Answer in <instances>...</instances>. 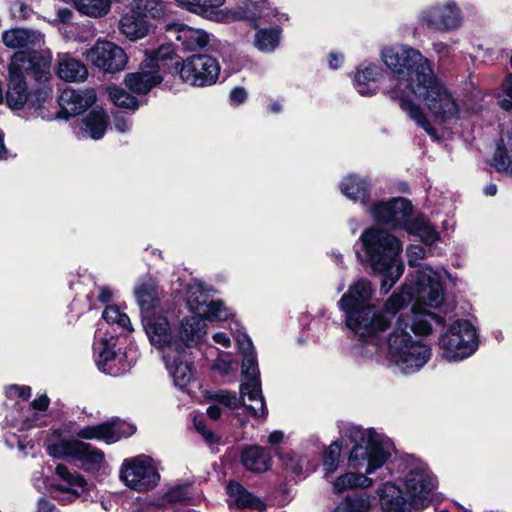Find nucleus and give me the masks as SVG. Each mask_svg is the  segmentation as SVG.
Here are the masks:
<instances>
[{"label": "nucleus", "mask_w": 512, "mask_h": 512, "mask_svg": "<svg viewBox=\"0 0 512 512\" xmlns=\"http://www.w3.org/2000/svg\"><path fill=\"white\" fill-rule=\"evenodd\" d=\"M10 391H14L18 398L22 399L23 401H28L31 397L32 390L30 386H20L17 384L10 385L9 387Z\"/></svg>", "instance_id": "nucleus-62"}, {"label": "nucleus", "mask_w": 512, "mask_h": 512, "mask_svg": "<svg viewBox=\"0 0 512 512\" xmlns=\"http://www.w3.org/2000/svg\"><path fill=\"white\" fill-rule=\"evenodd\" d=\"M50 399L46 394L40 395L31 402V407L34 410L41 412L46 411L49 408Z\"/></svg>", "instance_id": "nucleus-64"}, {"label": "nucleus", "mask_w": 512, "mask_h": 512, "mask_svg": "<svg viewBox=\"0 0 512 512\" xmlns=\"http://www.w3.org/2000/svg\"><path fill=\"white\" fill-rule=\"evenodd\" d=\"M72 2L80 14L93 18L105 16L111 8V0H72Z\"/></svg>", "instance_id": "nucleus-39"}, {"label": "nucleus", "mask_w": 512, "mask_h": 512, "mask_svg": "<svg viewBox=\"0 0 512 512\" xmlns=\"http://www.w3.org/2000/svg\"><path fill=\"white\" fill-rule=\"evenodd\" d=\"M113 422L105 421L96 425H89L81 428L77 432V436L86 440H103L107 444L113 443L114 437Z\"/></svg>", "instance_id": "nucleus-38"}, {"label": "nucleus", "mask_w": 512, "mask_h": 512, "mask_svg": "<svg viewBox=\"0 0 512 512\" xmlns=\"http://www.w3.org/2000/svg\"><path fill=\"white\" fill-rule=\"evenodd\" d=\"M221 66L208 54H193L185 59L182 84L192 87H209L217 83Z\"/></svg>", "instance_id": "nucleus-11"}, {"label": "nucleus", "mask_w": 512, "mask_h": 512, "mask_svg": "<svg viewBox=\"0 0 512 512\" xmlns=\"http://www.w3.org/2000/svg\"><path fill=\"white\" fill-rule=\"evenodd\" d=\"M373 485L371 478L361 473L347 472L339 476L333 483V491L341 494L347 489L369 488Z\"/></svg>", "instance_id": "nucleus-36"}, {"label": "nucleus", "mask_w": 512, "mask_h": 512, "mask_svg": "<svg viewBox=\"0 0 512 512\" xmlns=\"http://www.w3.org/2000/svg\"><path fill=\"white\" fill-rule=\"evenodd\" d=\"M396 102L399 104L400 108L407 112L410 118L413 119L429 136L438 138L437 129L430 123L421 107L410 97L399 96V101Z\"/></svg>", "instance_id": "nucleus-34"}, {"label": "nucleus", "mask_w": 512, "mask_h": 512, "mask_svg": "<svg viewBox=\"0 0 512 512\" xmlns=\"http://www.w3.org/2000/svg\"><path fill=\"white\" fill-rule=\"evenodd\" d=\"M213 400L229 409H237L244 405V397H237L235 391L219 390L213 395Z\"/></svg>", "instance_id": "nucleus-52"}, {"label": "nucleus", "mask_w": 512, "mask_h": 512, "mask_svg": "<svg viewBox=\"0 0 512 512\" xmlns=\"http://www.w3.org/2000/svg\"><path fill=\"white\" fill-rule=\"evenodd\" d=\"M408 265L411 268L419 266V260L426 257V249L421 245H410L407 248Z\"/></svg>", "instance_id": "nucleus-57"}, {"label": "nucleus", "mask_w": 512, "mask_h": 512, "mask_svg": "<svg viewBox=\"0 0 512 512\" xmlns=\"http://www.w3.org/2000/svg\"><path fill=\"white\" fill-rule=\"evenodd\" d=\"M340 191L347 198L357 201L367 206L371 200L372 184L371 181L358 174H350L343 178L340 183Z\"/></svg>", "instance_id": "nucleus-27"}, {"label": "nucleus", "mask_w": 512, "mask_h": 512, "mask_svg": "<svg viewBox=\"0 0 512 512\" xmlns=\"http://www.w3.org/2000/svg\"><path fill=\"white\" fill-rule=\"evenodd\" d=\"M409 235L417 236L425 245H432L440 239V234L423 213L411 216L405 230Z\"/></svg>", "instance_id": "nucleus-29"}, {"label": "nucleus", "mask_w": 512, "mask_h": 512, "mask_svg": "<svg viewBox=\"0 0 512 512\" xmlns=\"http://www.w3.org/2000/svg\"><path fill=\"white\" fill-rule=\"evenodd\" d=\"M388 74L383 67L376 63H362L357 67L354 76V85L362 96L376 95L380 88L377 83Z\"/></svg>", "instance_id": "nucleus-20"}, {"label": "nucleus", "mask_w": 512, "mask_h": 512, "mask_svg": "<svg viewBox=\"0 0 512 512\" xmlns=\"http://www.w3.org/2000/svg\"><path fill=\"white\" fill-rule=\"evenodd\" d=\"M230 100L232 103L240 105L247 100V92L241 86L234 87L230 92Z\"/></svg>", "instance_id": "nucleus-61"}, {"label": "nucleus", "mask_w": 512, "mask_h": 512, "mask_svg": "<svg viewBox=\"0 0 512 512\" xmlns=\"http://www.w3.org/2000/svg\"><path fill=\"white\" fill-rule=\"evenodd\" d=\"M141 67V71L127 73L124 84L130 92L138 95H146L156 86H162V77L147 67Z\"/></svg>", "instance_id": "nucleus-25"}, {"label": "nucleus", "mask_w": 512, "mask_h": 512, "mask_svg": "<svg viewBox=\"0 0 512 512\" xmlns=\"http://www.w3.org/2000/svg\"><path fill=\"white\" fill-rule=\"evenodd\" d=\"M37 512H60V510L46 497H40L37 502Z\"/></svg>", "instance_id": "nucleus-63"}, {"label": "nucleus", "mask_w": 512, "mask_h": 512, "mask_svg": "<svg viewBox=\"0 0 512 512\" xmlns=\"http://www.w3.org/2000/svg\"><path fill=\"white\" fill-rule=\"evenodd\" d=\"M374 293L371 281L361 277L349 285L338 301L339 309L345 314L347 328L364 342L386 331L395 315L410 303L438 308L444 301L442 282L421 269L407 275L400 292L394 293L382 310L371 303Z\"/></svg>", "instance_id": "nucleus-1"}, {"label": "nucleus", "mask_w": 512, "mask_h": 512, "mask_svg": "<svg viewBox=\"0 0 512 512\" xmlns=\"http://www.w3.org/2000/svg\"><path fill=\"white\" fill-rule=\"evenodd\" d=\"M396 495H392L385 500L384 507L387 512H411L412 505L402 495V491L395 485L390 486Z\"/></svg>", "instance_id": "nucleus-49"}, {"label": "nucleus", "mask_w": 512, "mask_h": 512, "mask_svg": "<svg viewBox=\"0 0 512 512\" xmlns=\"http://www.w3.org/2000/svg\"><path fill=\"white\" fill-rule=\"evenodd\" d=\"M381 58L395 81L393 86L383 90L392 101L413 94L424 100L430 113L443 123L458 116L457 103L434 76L427 58L419 50L408 45L385 47Z\"/></svg>", "instance_id": "nucleus-2"}, {"label": "nucleus", "mask_w": 512, "mask_h": 512, "mask_svg": "<svg viewBox=\"0 0 512 512\" xmlns=\"http://www.w3.org/2000/svg\"><path fill=\"white\" fill-rule=\"evenodd\" d=\"M346 437L353 444L348 463L354 469L360 468L366 463V474H372L381 468L390 457V453L385 450L382 440L373 428L364 429L360 426H351L347 429Z\"/></svg>", "instance_id": "nucleus-5"}, {"label": "nucleus", "mask_w": 512, "mask_h": 512, "mask_svg": "<svg viewBox=\"0 0 512 512\" xmlns=\"http://www.w3.org/2000/svg\"><path fill=\"white\" fill-rule=\"evenodd\" d=\"M42 86L38 87L35 90L28 91L27 82L23 85V89H17L20 92V98L23 103L19 106H16L10 102V88H7L6 91V104L12 110H21L27 105L29 108L40 109L43 107L44 103L52 98V87L47 83H41Z\"/></svg>", "instance_id": "nucleus-24"}, {"label": "nucleus", "mask_w": 512, "mask_h": 512, "mask_svg": "<svg viewBox=\"0 0 512 512\" xmlns=\"http://www.w3.org/2000/svg\"><path fill=\"white\" fill-rule=\"evenodd\" d=\"M240 462L242 466L254 473H263L272 466V456L270 451L260 445H246L240 453Z\"/></svg>", "instance_id": "nucleus-22"}, {"label": "nucleus", "mask_w": 512, "mask_h": 512, "mask_svg": "<svg viewBox=\"0 0 512 512\" xmlns=\"http://www.w3.org/2000/svg\"><path fill=\"white\" fill-rule=\"evenodd\" d=\"M360 241L363 254L356 252L357 258L380 277V292L388 293L404 272L401 242L388 231L374 227L365 229Z\"/></svg>", "instance_id": "nucleus-3"}, {"label": "nucleus", "mask_w": 512, "mask_h": 512, "mask_svg": "<svg viewBox=\"0 0 512 512\" xmlns=\"http://www.w3.org/2000/svg\"><path fill=\"white\" fill-rule=\"evenodd\" d=\"M194 427L196 431L202 435L204 440L208 444H218L220 441V437L217 436L213 431L207 428L206 420L202 417H195L194 420Z\"/></svg>", "instance_id": "nucleus-56"}, {"label": "nucleus", "mask_w": 512, "mask_h": 512, "mask_svg": "<svg viewBox=\"0 0 512 512\" xmlns=\"http://www.w3.org/2000/svg\"><path fill=\"white\" fill-rule=\"evenodd\" d=\"M164 361L175 386L184 389L194 380L196 369L191 352H174L173 356H164Z\"/></svg>", "instance_id": "nucleus-18"}, {"label": "nucleus", "mask_w": 512, "mask_h": 512, "mask_svg": "<svg viewBox=\"0 0 512 512\" xmlns=\"http://www.w3.org/2000/svg\"><path fill=\"white\" fill-rule=\"evenodd\" d=\"M426 306L412 305L410 313L400 314L396 320L393 331L409 333L407 328L418 336H427L432 332L431 322L445 326V317L425 310Z\"/></svg>", "instance_id": "nucleus-13"}, {"label": "nucleus", "mask_w": 512, "mask_h": 512, "mask_svg": "<svg viewBox=\"0 0 512 512\" xmlns=\"http://www.w3.org/2000/svg\"><path fill=\"white\" fill-rule=\"evenodd\" d=\"M502 91L504 97L498 100L499 107L512 114V74H508L503 81Z\"/></svg>", "instance_id": "nucleus-53"}, {"label": "nucleus", "mask_w": 512, "mask_h": 512, "mask_svg": "<svg viewBox=\"0 0 512 512\" xmlns=\"http://www.w3.org/2000/svg\"><path fill=\"white\" fill-rule=\"evenodd\" d=\"M236 342L242 355H245V353H249L250 351H255L253 342L247 334L239 336L236 339Z\"/></svg>", "instance_id": "nucleus-60"}, {"label": "nucleus", "mask_w": 512, "mask_h": 512, "mask_svg": "<svg viewBox=\"0 0 512 512\" xmlns=\"http://www.w3.org/2000/svg\"><path fill=\"white\" fill-rule=\"evenodd\" d=\"M109 98L119 108L136 111L139 108L137 97L121 87L109 88Z\"/></svg>", "instance_id": "nucleus-44"}, {"label": "nucleus", "mask_w": 512, "mask_h": 512, "mask_svg": "<svg viewBox=\"0 0 512 512\" xmlns=\"http://www.w3.org/2000/svg\"><path fill=\"white\" fill-rule=\"evenodd\" d=\"M2 41L9 48L36 50L43 43V35L29 28H13L3 32Z\"/></svg>", "instance_id": "nucleus-23"}, {"label": "nucleus", "mask_w": 512, "mask_h": 512, "mask_svg": "<svg viewBox=\"0 0 512 512\" xmlns=\"http://www.w3.org/2000/svg\"><path fill=\"white\" fill-rule=\"evenodd\" d=\"M369 211L375 223L395 231L405 230L414 207L409 199L398 196L376 201Z\"/></svg>", "instance_id": "nucleus-9"}, {"label": "nucleus", "mask_w": 512, "mask_h": 512, "mask_svg": "<svg viewBox=\"0 0 512 512\" xmlns=\"http://www.w3.org/2000/svg\"><path fill=\"white\" fill-rule=\"evenodd\" d=\"M489 164L499 173L512 175V160L509 156L508 146L502 138L496 141V149Z\"/></svg>", "instance_id": "nucleus-40"}, {"label": "nucleus", "mask_w": 512, "mask_h": 512, "mask_svg": "<svg viewBox=\"0 0 512 512\" xmlns=\"http://www.w3.org/2000/svg\"><path fill=\"white\" fill-rule=\"evenodd\" d=\"M136 301L142 313H149L159 303L157 288L151 283H141L134 291Z\"/></svg>", "instance_id": "nucleus-37"}, {"label": "nucleus", "mask_w": 512, "mask_h": 512, "mask_svg": "<svg viewBox=\"0 0 512 512\" xmlns=\"http://www.w3.org/2000/svg\"><path fill=\"white\" fill-rule=\"evenodd\" d=\"M84 130L89 133L94 140L102 139L109 125V117L101 107H96L82 120Z\"/></svg>", "instance_id": "nucleus-33"}, {"label": "nucleus", "mask_w": 512, "mask_h": 512, "mask_svg": "<svg viewBox=\"0 0 512 512\" xmlns=\"http://www.w3.org/2000/svg\"><path fill=\"white\" fill-rule=\"evenodd\" d=\"M131 9L139 12V16L146 19H159L164 15V7L160 0H134Z\"/></svg>", "instance_id": "nucleus-42"}, {"label": "nucleus", "mask_w": 512, "mask_h": 512, "mask_svg": "<svg viewBox=\"0 0 512 512\" xmlns=\"http://www.w3.org/2000/svg\"><path fill=\"white\" fill-rule=\"evenodd\" d=\"M226 493L234 499L235 506L239 510L250 509L265 512L267 509L266 503L261 498L248 491L236 480H229Z\"/></svg>", "instance_id": "nucleus-26"}, {"label": "nucleus", "mask_w": 512, "mask_h": 512, "mask_svg": "<svg viewBox=\"0 0 512 512\" xmlns=\"http://www.w3.org/2000/svg\"><path fill=\"white\" fill-rule=\"evenodd\" d=\"M250 382H244L240 384L239 390L241 397H245V395H248V398L250 401H261V414L263 418H266L268 415V409L266 407L265 399L262 394L261 389V379L259 381L257 380H249Z\"/></svg>", "instance_id": "nucleus-45"}, {"label": "nucleus", "mask_w": 512, "mask_h": 512, "mask_svg": "<svg viewBox=\"0 0 512 512\" xmlns=\"http://www.w3.org/2000/svg\"><path fill=\"white\" fill-rule=\"evenodd\" d=\"M341 449L342 441L335 440L324 450L322 464L327 473L337 470Z\"/></svg>", "instance_id": "nucleus-47"}, {"label": "nucleus", "mask_w": 512, "mask_h": 512, "mask_svg": "<svg viewBox=\"0 0 512 512\" xmlns=\"http://www.w3.org/2000/svg\"><path fill=\"white\" fill-rule=\"evenodd\" d=\"M206 295L201 290V287H190L187 291V307L194 315H201L202 308L206 307Z\"/></svg>", "instance_id": "nucleus-50"}, {"label": "nucleus", "mask_w": 512, "mask_h": 512, "mask_svg": "<svg viewBox=\"0 0 512 512\" xmlns=\"http://www.w3.org/2000/svg\"><path fill=\"white\" fill-rule=\"evenodd\" d=\"M242 376L247 380L259 381L260 371L255 351H250L249 353H245V355H243Z\"/></svg>", "instance_id": "nucleus-51"}, {"label": "nucleus", "mask_w": 512, "mask_h": 512, "mask_svg": "<svg viewBox=\"0 0 512 512\" xmlns=\"http://www.w3.org/2000/svg\"><path fill=\"white\" fill-rule=\"evenodd\" d=\"M478 345L476 329L466 319L454 321L439 339L442 357L450 362L471 356L478 349Z\"/></svg>", "instance_id": "nucleus-7"}, {"label": "nucleus", "mask_w": 512, "mask_h": 512, "mask_svg": "<svg viewBox=\"0 0 512 512\" xmlns=\"http://www.w3.org/2000/svg\"><path fill=\"white\" fill-rule=\"evenodd\" d=\"M85 57L95 68L104 74H115L125 69L128 56L125 50L116 43L97 39L85 52Z\"/></svg>", "instance_id": "nucleus-12"}, {"label": "nucleus", "mask_w": 512, "mask_h": 512, "mask_svg": "<svg viewBox=\"0 0 512 512\" xmlns=\"http://www.w3.org/2000/svg\"><path fill=\"white\" fill-rule=\"evenodd\" d=\"M405 488L412 508L425 509L430 505V493L437 488V480L427 470L411 469L405 478Z\"/></svg>", "instance_id": "nucleus-15"}, {"label": "nucleus", "mask_w": 512, "mask_h": 512, "mask_svg": "<svg viewBox=\"0 0 512 512\" xmlns=\"http://www.w3.org/2000/svg\"><path fill=\"white\" fill-rule=\"evenodd\" d=\"M421 22L434 31H451L462 24V15L455 2L437 4L422 11Z\"/></svg>", "instance_id": "nucleus-16"}, {"label": "nucleus", "mask_w": 512, "mask_h": 512, "mask_svg": "<svg viewBox=\"0 0 512 512\" xmlns=\"http://www.w3.org/2000/svg\"><path fill=\"white\" fill-rule=\"evenodd\" d=\"M253 44L262 53H272L280 45L283 29L280 25L255 29Z\"/></svg>", "instance_id": "nucleus-32"}, {"label": "nucleus", "mask_w": 512, "mask_h": 512, "mask_svg": "<svg viewBox=\"0 0 512 512\" xmlns=\"http://www.w3.org/2000/svg\"><path fill=\"white\" fill-rule=\"evenodd\" d=\"M77 441L76 439L59 440L58 442L49 444L47 446L48 454L55 459L64 457L73 458Z\"/></svg>", "instance_id": "nucleus-48"}, {"label": "nucleus", "mask_w": 512, "mask_h": 512, "mask_svg": "<svg viewBox=\"0 0 512 512\" xmlns=\"http://www.w3.org/2000/svg\"><path fill=\"white\" fill-rule=\"evenodd\" d=\"M114 437L113 443L119 441L121 438H128L136 432V426L127 422H122L119 419H112Z\"/></svg>", "instance_id": "nucleus-54"}, {"label": "nucleus", "mask_w": 512, "mask_h": 512, "mask_svg": "<svg viewBox=\"0 0 512 512\" xmlns=\"http://www.w3.org/2000/svg\"><path fill=\"white\" fill-rule=\"evenodd\" d=\"M73 458L80 461L87 470H90L104 461V453L91 444L78 440Z\"/></svg>", "instance_id": "nucleus-35"}, {"label": "nucleus", "mask_w": 512, "mask_h": 512, "mask_svg": "<svg viewBox=\"0 0 512 512\" xmlns=\"http://www.w3.org/2000/svg\"><path fill=\"white\" fill-rule=\"evenodd\" d=\"M269 3V0H248V3L244 7H238L234 12V16L237 20L248 21L249 25L253 29L259 27L257 23V10H262Z\"/></svg>", "instance_id": "nucleus-43"}, {"label": "nucleus", "mask_w": 512, "mask_h": 512, "mask_svg": "<svg viewBox=\"0 0 512 512\" xmlns=\"http://www.w3.org/2000/svg\"><path fill=\"white\" fill-rule=\"evenodd\" d=\"M55 73L60 79L66 82L84 81L88 76V70L85 64L67 54L58 55Z\"/></svg>", "instance_id": "nucleus-28"}, {"label": "nucleus", "mask_w": 512, "mask_h": 512, "mask_svg": "<svg viewBox=\"0 0 512 512\" xmlns=\"http://www.w3.org/2000/svg\"><path fill=\"white\" fill-rule=\"evenodd\" d=\"M120 478L130 489L148 492L158 485L160 474L151 464L149 457L138 456L123 461Z\"/></svg>", "instance_id": "nucleus-10"}, {"label": "nucleus", "mask_w": 512, "mask_h": 512, "mask_svg": "<svg viewBox=\"0 0 512 512\" xmlns=\"http://www.w3.org/2000/svg\"><path fill=\"white\" fill-rule=\"evenodd\" d=\"M187 484H179L168 489L164 494V499L169 504L181 503L187 499Z\"/></svg>", "instance_id": "nucleus-55"}, {"label": "nucleus", "mask_w": 512, "mask_h": 512, "mask_svg": "<svg viewBox=\"0 0 512 512\" xmlns=\"http://www.w3.org/2000/svg\"><path fill=\"white\" fill-rule=\"evenodd\" d=\"M199 316L203 317V322L205 320L210 322L226 321L229 319L230 312L222 300H211Z\"/></svg>", "instance_id": "nucleus-46"}, {"label": "nucleus", "mask_w": 512, "mask_h": 512, "mask_svg": "<svg viewBox=\"0 0 512 512\" xmlns=\"http://www.w3.org/2000/svg\"><path fill=\"white\" fill-rule=\"evenodd\" d=\"M57 102L59 110L56 112V118L67 121L92 107L96 102V94L93 91L65 89L59 95Z\"/></svg>", "instance_id": "nucleus-17"}, {"label": "nucleus", "mask_w": 512, "mask_h": 512, "mask_svg": "<svg viewBox=\"0 0 512 512\" xmlns=\"http://www.w3.org/2000/svg\"><path fill=\"white\" fill-rule=\"evenodd\" d=\"M166 30L175 35V40L180 43L184 51L203 50L210 43V36L206 31L192 28L184 23L169 24Z\"/></svg>", "instance_id": "nucleus-19"}, {"label": "nucleus", "mask_w": 512, "mask_h": 512, "mask_svg": "<svg viewBox=\"0 0 512 512\" xmlns=\"http://www.w3.org/2000/svg\"><path fill=\"white\" fill-rule=\"evenodd\" d=\"M119 29L128 39L135 41L145 37L150 30L149 22L139 16V12L130 10L124 14L119 22Z\"/></svg>", "instance_id": "nucleus-30"}, {"label": "nucleus", "mask_w": 512, "mask_h": 512, "mask_svg": "<svg viewBox=\"0 0 512 512\" xmlns=\"http://www.w3.org/2000/svg\"><path fill=\"white\" fill-rule=\"evenodd\" d=\"M52 65L50 50H19L11 57L8 66L7 86L10 88V102L19 106L23 101L17 89H23L26 75L38 83H49Z\"/></svg>", "instance_id": "nucleus-4"}, {"label": "nucleus", "mask_w": 512, "mask_h": 512, "mask_svg": "<svg viewBox=\"0 0 512 512\" xmlns=\"http://www.w3.org/2000/svg\"><path fill=\"white\" fill-rule=\"evenodd\" d=\"M146 59L141 66L152 69L156 75L162 77V88L167 90H178L182 84V72L184 71L185 59L177 54L173 44H163L158 48L146 53Z\"/></svg>", "instance_id": "nucleus-8"}, {"label": "nucleus", "mask_w": 512, "mask_h": 512, "mask_svg": "<svg viewBox=\"0 0 512 512\" xmlns=\"http://www.w3.org/2000/svg\"><path fill=\"white\" fill-rule=\"evenodd\" d=\"M389 361L404 374L419 371L431 358V347L415 340L410 333L391 331L387 338Z\"/></svg>", "instance_id": "nucleus-6"}, {"label": "nucleus", "mask_w": 512, "mask_h": 512, "mask_svg": "<svg viewBox=\"0 0 512 512\" xmlns=\"http://www.w3.org/2000/svg\"><path fill=\"white\" fill-rule=\"evenodd\" d=\"M120 309L116 305H107L102 313V318L107 323H116L120 316Z\"/></svg>", "instance_id": "nucleus-59"}, {"label": "nucleus", "mask_w": 512, "mask_h": 512, "mask_svg": "<svg viewBox=\"0 0 512 512\" xmlns=\"http://www.w3.org/2000/svg\"><path fill=\"white\" fill-rule=\"evenodd\" d=\"M206 335V324L203 317L192 315L184 317L177 327L173 328L171 349L173 352L187 351L200 344Z\"/></svg>", "instance_id": "nucleus-14"}, {"label": "nucleus", "mask_w": 512, "mask_h": 512, "mask_svg": "<svg viewBox=\"0 0 512 512\" xmlns=\"http://www.w3.org/2000/svg\"><path fill=\"white\" fill-rule=\"evenodd\" d=\"M102 348L98 353V357L96 359V363L99 369L105 374L111 376H118L121 373L126 371L125 368L120 369L116 368L114 362L119 359L121 361L123 358H126V354L124 353L122 356L116 350V343H111L109 340L105 339L102 341Z\"/></svg>", "instance_id": "nucleus-31"}, {"label": "nucleus", "mask_w": 512, "mask_h": 512, "mask_svg": "<svg viewBox=\"0 0 512 512\" xmlns=\"http://www.w3.org/2000/svg\"><path fill=\"white\" fill-rule=\"evenodd\" d=\"M339 505L344 512H368L371 506L369 496L358 490L349 492Z\"/></svg>", "instance_id": "nucleus-41"}, {"label": "nucleus", "mask_w": 512, "mask_h": 512, "mask_svg": "<svg viewBox=\"0 0 512 512\" xmlns=\"http://www.w3.org/2000/svg\"><path fill=\"white\" fill-rule=\"evenodd\" d=\"M258 12L255 13L257 15V23L260 24H271L273 18H275L278 15V11L276 8L272 7L271 3L269 2L265 7H263L262 10H257Z\"/></svg>", "instance_id": "nucleus-58"}, {"label": "nucleus", "mask_w": 512, "mask_h": 512, "mask_svg": "<svg viewBox=\"0 0 512 512\" xmlns=\"http://www.w3.org/2000/svg\"><path fill=\"white\" fill-rule=\"evenodd\" d=\"M142 324L151 344L171 349L173 329L166 316L160 314L142 316Z\"/></svg>", "instance_id": "nucleus-21"}]
</instances>
